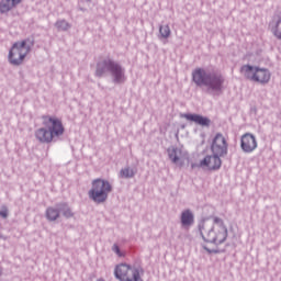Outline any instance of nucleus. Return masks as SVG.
Segmentation results:
<instances>
[{"label": "nucleus", "mask_w": 281, "mask_h": 281, "mask_svg": "<svg viewBox=\"0 0 281 281\" xmlns=\"http://www.w3.org/2000/svg\"><path fill=\"white\" fill-rule=\"evenodd\" d=\"M160 35L161 36H170V26H168V25L160 26Z\"/></svg>", "instance_id": "aec40b11"}, {"label": "nucleus", "mask_w": 281, "mask_h": 281, "mask_svg": "<svg viewBox=\"0 0 281 281\" xmlns=\"http://www.w3.org/2000/svg\"><path fill=\"white\" fill-rule=\"evenodd\" d=\"M203 249H205V251H207V254H218V250L210 249V248H207V246H204Z\"/></svg>", "instance_id": "4be33fe9"}, {"label": "nucleus", "mask_w": 281, "mask_h": 281, "mask_svg": "<svg viewBox=\"0 0 281 281\" xmlns=\"http://www.w3.org/2000/svg\"><path fill=\"white\" fill-rule=\"evenodd\" d=\"M110 192H113V186H111V182L98 178L92 181L91 189L88 191V196L93 201V203L100 205L102 203H106Z\"/></svg>", "instance_id": "423d86ee"}, {"label": "nucleus", "mask_w": 281, "mask_h": 281, "mask_svg": "<svg viewBox=\"0 0 281 281\" xmlns=\"http://www.w3.org/2000/svg\"><path fill=\"white\" fill-rule=\"evenodd\" d=\"M276 36H281V33L277 32V33H276Z\"/></svg>", "instance_id": "393cba45"}, {"label": "nucleus", "mask_w": 281, "mask_h": 281, "mask_svg": "<svg viewBox=\"0 0 281 281\" xmlns=\"http://www.w3.org/2000/svg\"><path fill=\"white\" fill-rule=\"evenodd\" d=\"M42 124L44 127L35 131V137L41 144H52L55 137H60L65 133L63 121L56 116H42Z\"/></svg>", "instance_id": "7ed1b4c3"}, {"label": "nucleus", "mask_w": 281, "mask_h": 281, "mask_svg": "<svg viewBox=\"0 0 281 281\" xmlns=\"http://www.w3.org/2000/svg\"><path fill=\"white\" fill-rule=\"evenodd\" d=\"M112 251H114V254H116V256H119V258H122V250H120V246H117V244H114L112 246Z\"/></svg>", "instance_id": "412c9836"}, {"label": "nucleus", "mask_w": 281, "mask_h": 281, "mask_svg": "<svg viewBox=\"0 0 281 281\" xmlns=\"http://www.w3.org/2000/svg\"><path fill=\"white\" fill-rule=\"evenodd\" d=\"M0 216H1L2 218H8V210H2V211H0Z\"/></svg>", "instance_id": "5701e85b"}, {"label": "nucleus", "mask_w": 281, "mask_h": 281, "mask_svg": "<svg viewBox=\"0 0 281 281\" xmlns=\"http://www.w3.org/2000/svg\"><path fill=\"white\" fill-rule=\"evenodd\" d=\"M55 27L59 32H67V30H69V27H71V25H69V22H67L65 20H60V21L56 22Z\"/></svg>", "instance_id": "6ab92c4d"}, {"label": "nucleus", "mask_w": 281, "mask_h": 281, "mask_svg": "<svg viewBox=\"0 0 281 281\" xmlns=\"http://www.w3.org/2000/svg\"><path fill=\"white\" fill-rule=\"evenodd\" d=\"M13 8H16V4L11 0H2L0 2V12L5 14V12H10Z\"/></svg>", "instance_id": "a211bd4d"}, {"label": "nucleus", "mask_w": 281, "mask_h": 281, "mask_svg": "<svg viewBox=\"0 0 281 281\" xmlns=\"http://www.w3.org/2000/svg\"><path fill=\"white\" fill-rule=\"evenodd\" d=\"M3 273V270L0 268V276Z\"/></svg>", "instance_id": "bb28decb"}, {"label": "nucleus", "mask_w": 281, "mask_h": 281, "mask_svg": "<svg viewBox=\"0 0 281 281\" xmlns=\"http://www.w3.org/2000/svg\"><path fill=\"white\" fill-rule=\"evenodd\" d=\"M181 117H184L188 122H194V124H198L199 126H210L211 121L207 116H203L200 114H191L186 113L181 114Z\"/></svg>", "instance_id": "f8f14e48"}, {"label": "nucleus", "mask_w": 281, "mask_h": 281, "mask_svg": "<svg viewBox=\"0 0 281 281\" xmlns=\"http://www.w3.org/2000/svg\"><path fill=\"white\" fill-rule=\"evenodd\" d=\"M223 161L221 156L213 154L204 157L199 164V168H209V170H221Z\"/></svg>", "instance_id": "9b49d317"}, {"label": "nucleus", "mask_w": 281, "mask_h": 281, "mask_svg": "<svg viewBox=\"0 0 281 281\" xmlns=\"http://www.w3.org/2000/svg\"><path fill=\"white\" fill-rule=\"evenodd\" d=\"M168 153V157L169 159L172 161V164L178 165L179 161H181V155H182V150L179 147H169L167 149Z\"/></svg>", "instance_id": "2eb2a0df"}, {"label": "nucleus", "mask_w": 281, "mask_h": 281, "mask_svg": "<svg viewBox=\"0 0 281 281\" xmlns=\"http://www.w3.org/2000/svg\"><path fill=\"white\" fill-rule=\"evenodd\" d=\"M114 276L116 280L120 281H144V279H142V276H144V268L121 263L115 267Z\"/></svg>", "instance_id": "6e6552de"}, {"label": "nucleus", "mask_w": 281, "mask_h": 281, "mask_svg": "<svg viewBox=\"0 0 281 281\" xmlns=\"http://www.w3.org/2000/svg\"><path fill=\"white\" fill-rule=\"evenodd\" d=\"M15 5H19L21 3V0H11Z\"/></svg>", "instance_id": "b1692460"}, {"label": "nucleus", "mask_w": 281, "mask_h": 281, "mask_svg": "<svg viewBox=\"0 0 281 281\" xmlns=\"http://www.w3.org/2000/svg\"><path fill=\"white\" fill-rule=\"evenodd\" d=\"M229 145L227 144V139H225V136L223 134L217 133L212 142L211 150L213 155H217L218 157H225L227 155Z\"/></svg>", "instance_id": "1a4fd4ad"}, {"label": "nucleus", "mask_w": 281, "mask_h": 281, "mask_svg": "<svg viewBox=\"0 0 281 281\" xmlns=\"http://www.w3.org/2000/svg\"><path fill=\"white\" fill-rule=\"evenodd\" d=\"M135 175H137V169L131 167H125L120 171L121 179H133Z\"/></svg>", "instance_id": "dca6fc26"}, {"label": "nucleus", "mask_w": 281, "mask_h": 281, "mask_svg": "<svg viewBox=\"0 0 281 281\" xmlns=\"http://www.w3.org/2000/svg\"><path fill=\"white\" fill-rule=\"evenodd\" d=\"M279 38H281V36Z\"/></svg>", "instance_id": "c85d7f7f"}, {"label": "nucleus", "mask_w": 281, "mask_h": 281, "mask_svg": "<svg viewBox=\"0 0 281 281\" xmlns=\"http://www.w3.org/2000/svg\"><path fill=\"white\" fill-rule=\"evenodd\" d=\"M162 41H166V36H164V37H160Z\"/></svg>", "instance_id": "cd10ccee"}, {"label": "nucleus", "mask_w": 281, "mask_h": 281, "mask_svg": "<svg viewBox=\"0 0 281 281\" xmlns=\"http://www.w3.org/2000/svg\"><path fill=\"white\" fill-rule=\"evenodd\" d=\"M180 223L183 229H190V227L194 225V213H192V210L187 209L182 211L180 215Z\"/></svg>", "instance_id": "ddd939ff"}, {"label": "nucleus", "mask_w": 281, "mask_h": 281, "mask_svg": "<svg viewBox=\"0 0 281 281\" xmlns=\"http://www.w3.org/2000/svg\"><path fill=\"white\" fill-rule=\"evenodd\" d=\"M34 47V37H27L21 42H15L9 50L8 61L13 67H21Z\"/></svg>", "instance_id": "39448f33"}, {"label": "nucleus", "mask_w": 281, "mask_h": 281, "mask_svg": "<svg viewBox=\"0 0 281 281\" xmlns=\"http://www.w3.org/2000/svg\"><path fill=\"white\" fill-rule=\"evenodd\" d=\"M240 148L246 155H251L256 148H258V139L256 135L246 133L240 137Z\"/></svg>", "instance_id": "9d476101"}, {"label": "nucleus", "mask_w": 281, "mask_h": 281, "mask_svg": "<svg viewBox=\"0 0 281 281\" xmlns=\"http://www.w3.org/2000/svg\"><path fill=\"white\" fill-rule=\"evenodd\" d=\"M58 207H59V214H63L65 218L74 217V212L71 211V207H69V204L58 203Z\"/></svg>", "instance_id": "f3484780"}, {"label": "nucleus", "mask_w": 281, "mask_h": 281, "mask_svg": "<svg viewBox=\"0 0 281 281\" xmlns=\"http://www.w3.org/2000/svg\"><path fill=\"white\" fill-rule=\"evenodd\" d=\"M213 224L210 225L206 220H202L198 224L200 236L204 243H213L214 245H223L227 240L228 231L225 221L218 216H213Z\"/></svg>", "instance_id": "f03ea898"}, {"label": "nucleus", "mask_w": 281, "mask_h": 281, "mask_svg": "<svg viewBox=\"0 0 281 281\" xmlns=\"http://www.w3.org/2000/svg\"><path fill=\"white\" fill-rule=\"evenodd\" d=\"M192 81L209 95H221L225 89V77L205 68H195L192 71Z\"/></svg>", "instance_id": "f257e3e1"}, {"label": "nucleus", "mask_w": 281, "mask_h": 281, "mask_svg": "<svg viewBox=\"0 0 281 281\" xmlns=\"http://www.w3.org/2000/svg\"><path fill=\"white\" fill-rule=\"evenodd\" d=\"M241 76L246 77L251 82L259 85H269L271 80V71L267 68H260L251 65H244L240 67Z\"/></svg>", "instance_id": "0eeeda50"}, {"label": "nucleus", "mask_w": 281, "mask_h": 281, "mask_svg": "<svg viewBox=\"0 0 281 281\" xmlns=\"http://www.w3.org/2000/svg\"><path fill=\"white\" fill-rule=\"evenodd\" d=\"M191 168H196V165H194V164H193V165H191Z\"/></svg>", "instance_id": "a878e982"}, {"label": "nucleus", "mask_w": 281, "mask_h": 281, "mask_svg": "<svg viewBox=\"0 0 281 281\" xmlns=\"http://www.w3.org/2000/svg\"><path fill=\"white\" fill-rule=\"evenodd\" d=\"M45 217L49 223L58 221V218H60V209L58 204H56L55 206H48L45 211Z\"/></svg>", "instance_id": "4468645a"}, {"label": "nucleus", "mask_w": 281, "mask_h": 281, "mask_svg": "<svg viewBox=\"0 0 281 281\" xmlns=\"http://www.w3.org/2000/svg\"><path fill=\"white\" fill-rule=\"evenodd\" d=\"M111 77L113 85H124L126 82V68L113 59H103L97 64L94 76L97 78Z\"/></svg>", "instance_id": "20e7f679"}]
</instances>
